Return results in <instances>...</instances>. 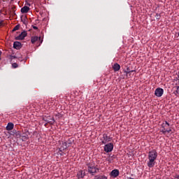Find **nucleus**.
Instances as JSON below:
<instances>
[{
	"mask_svg": "<svg viewBox=\"0 0 179 179\" xmlns=\"http://www.w3.org/2000/svg\"><path fill=\"white\" fill-rule=\"evenodd\" d=\"M27 36L26 31H22L18 36L15 37V40H23Z\"/></svg>",
	"mask_w": 179,
	"mask_h": 179,
	"instance_id": "7",
	"label": "nucleus"
},
{
	"mask_svg": "<svg viewBox=\"0 0 179 179\" xmlns=\"http://www.w3.org/2000/svg\"><path fill=\"white\" fill-rule=\"evenodd\" d=\"M66 149H68L66 143H65V142L60 143V147L59 148V152H64V150H65Z\"/></svg>",
	"mask_w": 179,
	"mask_h": 179,
	"instance_id": "8",
	"label": "nucleus"
},
{
	"mask_svg": "<svg viewBox=\"0 0 179 179\" xmlns=\"http://www.w3.org/2000/svg\"><path fill=\"white\" fill-rule=\"evenodd\" d=\"M87 166L88 173H90V174H91L92 176H94L96 173H99V169L96 167L94 165L90 163H88L87 164Z\"/></svg>",
	"mask_w": 179,
	"mask_h": 179,
	"instance_id": "2",
	"label": "nucleus"
},
{
	"mask_svg": "<svg viewBox=\"0 0 179 179\" xmlns=\"http://www.w3.org/2000/svg\"><path fill=\"white\" fill-rule=\"evenodd\" d=\"M61 152H62V153H60L61 156H64V155H65V153H64L63 151Z\"/></svg>",
	"mask_w": 179,
	"mask_h": 179,
	"instance_id": "32",
	"label": "nucleus"
},
{
	"mask_svg": "<svg viewBox=\"0 0 179 179\" xmlns=\"http://www.w3.org/2000/svg\"><path fill=\"white\" fill-rule=\"evenodd\" d=\"M164 124L167 125V127H170V124L167 121H165Z\"/></svg>",
	"mask_w": 179,
	"mask_h": 179,
	"instance_id": "28",
	"label": "nucleus"
},
{
	"mask_svg": "<svg viewBox=\"0 0 179 179\" xmlns=\"http://www.w3.org/2000/svg\"><path fill=\"white\" fill-rule=\"evenodd\" d=\"M19 27H20V25L17 24L16 25L13 29V31H16V30H19Z\"/></svg>",
	"mask_w": 179,
	"mask_h": 179,
	"instance_id": "22",
	"label": "nucleus"
},
{
	"mask_svg": "<svg viewBox=\"0 0 179 179\" xmlns=\"http://www.w3.org/2000/svg\"><path fill=\"white\" fill-rule=\"evenodd\" d=\"M65 143L67 148H69V146H71L72 143H73V139L69 138L67 141H65Z\"/></svg>",
	"mask_w": 179,
	"mask_h": 179,
	"instance_id": "17",
	"label": "nucleus"
},
{
	"mask_svg": "<svg viewBox=\"0 0 179 179\" xmlns=\"http://www.w3.org/2000/svg\"><path fill=\"white\" fill-rule=\"evenodd\" d=\"M176 85H179V81H178V83H176Z\"/></svg>",
	"mask_w": 179,
	"mask_h": 179,
	"instance_id": "36",
	"label": "nucleus"
},
{
	"mask_svg": "<svg viewBox=\"0 0 179 179\" xmlns=\"http://www.w3.org/2000/svg\"><path fill=\"white\" fill-rule=\"evenodd\" d=\"M166 132H167L168 134H170V132H171V129H167V130H166Z\"/></svg>",
	"mask_w": 179,
	"mask_h": 179,
	"instance_id": "30",
	"label": "nucleus"
},
{
	"mask_svg": "<svg viewBox=\"0 0 179 179\" xmlns=\"http://www.w3.org/2000/svg\"><path fill=\"white\" fill-rule=\"evenodd\" d=\"M162 127L164 129H166V128H167V125L165 124L164 123H162Z\"/></svg>",
	"mask_w": 179,
	"mask_h": 179,
	"instance_id": "26",
	"label": "nucleus"
},
{
	"mask_svg": "<svg viewBox=\"0 0 179 179\" xmlns=\"http://www.w3.org/2000/svg\"><path fill=\"white\" fill-rule=\"evenodd\" d=\"M13 48L15 50H20V48H22V43L19 41L14 42Z\"/></svg>",
	"mask_w": 179,
	"mask_h": 179,
	"instance_id": "9",
	"label": "nucleus"
},
{
	"mask_svg": "<svg viewBox=\"0 0 179 179\" xmlns=\"http://www.w3.org/2000/svg\"><path fill=\"white\" fill-rule=\"evenodd\" d=\"M30 10V7L24 6L21 8V13H27Z\"/></svg>",
	"mask_w": 179,
	"mask_h": 179,
	"instance_id": "11",
	"label": "nucleus"
},
{
	"mask_svg": "<svg viewBox=\"0 0 179 179\" xmlns=\"http://www.w3.org/2000/svg\"><path fill=\"white\" fill-rule=\"evenodd\" d=\"M156 159H157V152L155 150H152L148 152V161L147 162L148 167H155L156 164Z\"/></svg>",
	"mask_w": 179,
	"mask_h": 179,
	"instance_id": "1",
	"label": "nucleus"
},
{
	"mask_svg": "<svg viewBox=\"0 0 179 179\" xmlns=\"http://www.w3.org/2000/svg\"><path fill=\"white\" fill-rule=\"evenodd\" d=\"M113 171H110V177H113Z\"/></svg>",
	"mask_w": 179,
	"mask_h": 179,
	"instance_id": "33",
	"label": "nucleus"
},
{
	"mask_svg": "<svg viewBox=\"0 0 179 179\" xmlns=\"http://www.w3.org/2000/svg\"><path fill=\"white\" fill-rule=\"evenodd\" d=\"M14 127H15V124H13V123L9 122V123H8V124L6 126V130L12 131V129H13Z\"/></svg>",
	"mask_w": 179,
	"mask_h": 179,
	"instance_id": "14",
	"label": "nucleus"
},
{
	"mask_svg": "<svg viewBox=\"0 0 179 179\" xmlns=\"http://www.w3.org/2000/svg\"><path fill=\"white\" fill-rule=\"evenodd\" d=\"M120 176V171L118 169H113V178H116Z\"/></svg>",
	"mask_w": 179,
	"mask_h": 179,
	"instance_id": "13",
	"label": "nucleus"
},
{
	"mask_svg": "<svg viewBox=\"0 0 179 179\" xmlns=\"http://www.w3.org/2000/svg\"><path fill=\"white\" fill-rule=\"evenodd\" d=\"M161 132H162V134H163L164 135H166V134L167 133V130H166V129H163L161 131Z\"/></svg>",
	"mask_w": 179,
	"mask_h": 179,
	"instance_id": "25",
	"label": "nucleus"
},
{
	"mask_svg": "<svg viewBox=\"0 0 179 179\" xmlns=\"http://www.w3.org/2000/svg\"><path fill=\"white\" fill-rule=\"evenodd\" d=\"M132 72H135V70H131V71H130V70H129V68H127V71H125V73H126L127 75H129V76H131V73H132Z\"/></svg>",
	"mask_w": 179,
	"mask_h": 179,
	"instance_id": "21",
	"label": "nucleus"
},
{
	"mask_svg": "<svg viewBox=\"0 0 179 179\" xmlns=\"http://www.w3.org/2000/svg\"><path fill=\"white\" fill-rule=\"evenodd\" d=\"M13 134H15L16 138H22V135L20 134V132L16 131V130H13Z\"/></svg>",
	"mask_w": 179,
	"mask_h": 179,
	"instance_id": "18",
	"label": "nucleus"
},
{
	"mask_svg": "<svg viewBox=\"0 0 179 179\" xmlns=\"http://www.w3.org/2000/svg\"><path fill=\"white\" fill-rule=\"evenodd\" d=\"M21 138H22V142H24L26 141H27V139H29V135L23 133L22 135H21Z\"/></svg>",
	"mask_w": 179,
	"mask_h": 179,
	"instance_id": "15",
	"label": "nucleus"
},
{
	"mask_svg": "<svg viewBox=\"0 0 179 179\" xmlns=\"http://www.w3.org/2000/svg\"><path fill=\"white\" fill-rule=\"evenodd\" d=\"M104 150L107 153H108V152H112L113 151V143H110L108 144L105 145Z\"/></svg>",
	"mask_w": 179,
	"mask_h": 179,
	"instance_id": "6",
	"label": "nucleus"
},
{
	"mask_svg": "<svg viewBox=\"0 0 179 179\" xmlns=\"http://www.w3.org/2000/svg\"><path fill=\"white\" fill-rule=\"evenodd\" d=\"M9 59H10V62H12V61H13V59H17V57H16L15 55H10Z\"/></svg>",
	"mask_w": 179,
	"mask_h": 179,
	"instance_id": "20",
	"label": "nucleus"
},
{
	"mask_svg": "<svg viewBox=\"0 0 179 179\" xmlns=\"http://www.w3.org/2000/svg\"><path fill=\"white\" fill-rule=\"evenodd\" d=\"M94 179H107V177L104 176H96Z\"/></svg>",
	"mask_w": 179,
	"mask_h": 179,
	"instance_id": "19",
	"label": "nucleus"
},
{
	"mask_svg": "<svg viewBox=\"0 0 179 179\" xmlns=\"http://www.w3.org/2000/svg\"><path fill=\"white\" fill-rule=\"evenodd\" d=\"M43 43V41H41V43Z\"/></svg>",
	"mask_w": 179,
	"mask_h": 179,
	"instance_id": "38",
	"label": "nucleus"
},
{
	"mask_svg": "<svg viewBox=\"0 0 179 179\" xmlns=\"http://www.w3.org/2000/svg\"><path fill=\"white\" fill-rule=\"evenodd\" d=\"M43 121H45V122H46V124H45V127H47V124L54 125V124L55 123V120H54V118H51V116L43 117Z\"/></svg>",
	"mask_w": 179,
	"mask_h": 179,
	"instance_id": "3",
	"label": "nucleus"
},
{
	"mask_svg": "<svg viewBox=\"0 0 179 179\" xmlns=\"http://www.w3.org/2000/svg\"><path fill=\"white\" fill-rule=\"evenodd\" d=\"M2 55V52L0 51V59H1V55Z\"/></svg>",
	"mask_w": 179,
	"mask_h": 179,
	"instance_id": "34",
	"label": "nucleus"
},
{
	"mask_svg": "<svg viewBox=\"0 0 179 179\" xmlns=\"http://www.w3.org/2000/svg\"><path fill=\"white\" fill-rule=\"evenodd\" d=\"M129 179H134V178H129Z\"/></svg>",
	"mask_w": 179,
	"mask_h": 179,
	"instance_id": "37",
	"label": "nucleus"
},
{
	"mask_svg": "<svg viewBox=\"0 0 179 179\" xmlns=\"http://www.w3.org/2000/svg\"><path fill=\"white\" fill-rule=\"evenodd\" d=\"M121 69V66L118 63H115L113 66V70L114 72H118Z\"/></svg>",
	"mask_w": 179,
	"mask_h": 179,
	"instance_id": "10",
	"label": "nucleus"
},
{
	"mask_svg": "<svg viewBox=\"0 0 179 179\" xmlns=\"http://www.w3.org/2000/svg\"><path fill=\"white\" fill-rule=\"evenodd\" d=\"M33 29H34V30H37L38 28L36 26H34V27H33Z\"/></svg>",
	"mask_w": 179,
	"mask_h": 179,
	"instance_id": "31",
	"label": "nucleus"
},
{
	"mask_svg": "<svg viewBox=\"0 0 179 179\" xmlns=\"http://www.w3.org/2000/svg\"><path fill=\"white\" fill-rule=\"evenodd\" d=\"M20 17L21 22H22L24 24H27V17H26V15H22Z\"/></svg>",
	"mask_w": 179,
	"mask_h": 179,
	"instance_id": "16",
	"label": "nucleus"
},
{
	"mask_svg": "<svg viewBox=\"0 0 179 179\" xmlns=\"http://www.w3.org/2000/svg\"><path fill=\"white\" fill-rule=\"evenodd\" d=\"M85 176H86V172L83 170H80L78 171L76 177L78 179L84 178Z\"/></svg>",
	"mask_w": 179,
	"mask_h": 179,
	"instance_id": "5",
	"label": "nucleus"
},
{
	"mask_svg": "<svg viewBox=\"0 0 179 179\" xmlns=\"http://www.w3.org/2000/svg\"><path fill=\"white\" fill-rule=\"evenodd\" d=\"M11 1H14V0H11Z\"/></svg>",
	"mask_w": 179,
	"mask_h": 179,
	"instance_id": "39",
	"label": "nucleus"
},
{
	"mask_svg": "<svg viewBox=\"0 0 179 179\" xmlns=\"http://www.w3.org/2000/svg\"><path fill=\"white\" fill-rule=\"evenodd\" d=\"M19 66V65L17 63H13L12 64V67L14 69H16Z\"/></svg>",
	"mask_w": 179,
	"mask_h": 179,
	"instance_id": "23",
	"label": "nucleus"
},
{
	"mask_svg": "<svg viewBox=\"0 0 179 179\" xmlns=\"http://www.w3.org/2000/svg\"><path fill=\"white\" fill-rule=\"evenodd\" d=\"M2 24H3V20H0V27L2 26Z\"/></svg>",
	"mask_w": 179,
	"mask_h": 179,
	"instance_id": "29",
	"label": "nucleus"
},
{
	"mask_svg": "<svg viewBox=\"0 0 179 179\" xmlns=\"http://www.w3.org/2000/svg\"><path fill=\"white\" fill-rule=\"evenodd\" d=\"M155 17L157 20H160L161 15L159 13H156Z\"/></svg>",
	"mask_w": 179,
	"mask_h": 179,
	"instance_id": "24",
	"label": "nucleus"
},
{
	"mask_svg": "<svg viewBox=\"0 0 179 179\" xmlns=\"http://www.w3.org/2000/svg\"><path fill=\"white\" fill-rule=\"evenodd\" d=\"M175 179H179V176H178L177 177H176Z\"/></svg>",
	"mask_w": 179,
	"mask_h": 179,
	"instance_id": "35",
	"label": "nucleus"
},
{
	"mask_svg": "<svg viewBox=\"0 0 179 179\" xmlns=\"http://www.w3.org/2000/svg\"><path fill=\"white\" fill-rule=\"evenodd\" d=\"M164 93V90H163L162 88H157L155 91V96H157V97H162Z\"/></svg>",
	"mask_w": 179,
	"mask_h": 179,
	"instance_id": "4",
	"label": "nucleus"
},
{
	"mask_svg": "<svg viewBox=\"0 0 179 179\" xmlns=\"http://www.w3.org/2000/svg\"><path fill=\"white\" fill-rule=\"evenodd\" d=\"M176 93L179 94V86L176 87Z\"/></svg>",
	"mask_w": 179,
	"mask_h": 179,
	"instance_id": "27",
	"label": "nucleus"
},
{
	"mask_svg": "<svg viewBox=\"0 0 179 179\" xmlns=\"http://www.w3.org/2000/svg\"><path fill=\"white\" fill-rule=\"evenodd\" d=\"M38 40H41V38L38 36H31V43L32 44H34L35 43H36V41H38Z\"/></svg>",
	"mask_w": 179,
	"mask_h": 179,
	"instance_id": "12",
	"label": "nucleus"
}]
</instances>
